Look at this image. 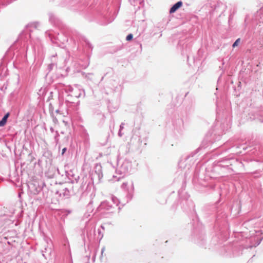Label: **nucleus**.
Returning a JSON list of instances; mask_svg holds the SVG:
<instances>
[{
	"mask_svg": "<svg viewBox=\"0 0 263 263\" xmlns=\"http://www.w3.org/2000/svg\"><path fill=\"white\" fill-rule=\"evenodd\" d=\"M182 5V3L181 1L178 2L171 8L170 10V13H174L177 9L181 7Z\"/></svg>",
	"mask_w": 263,
	"mask_h": 263,
	"instance_id": "1",
	"label": "nucleus"
},
{
	"mask_svg": "<svg viewBox=\"0 0 263 263\" xmlns=\"http://www.w3.org/2000/svg\"><path fill=\"white\" fill-rule=\"evenodd\" d=\"M9 113H8V112L4 116V117L3 118L2 120L0 121V127L3 126L6 124V123L7 122V119L9 117Z\"/></svg>",
	"mask_w": 263,
	"mask_h": 263,
	"instance_id": "2",
	"label": "nucleus"
},
{
	"mask_svg": "<svg viewBox=\"0 0 263 263\" xmlns=\"http://www.w3.org/2000/svg\"><path fill=\"white\" fill-rule=\"evenodd\" d=\"M240 39H238L236 40V41L234 43V44H233L232 46L233 48H235V47H237L239 43H240Z\"/></svg>",
	"mask_w": 263,
	"mask_h": 263,
	"instance_id": "3",
	"label": "nucleus"
},
{
	"mask_svg": "<svg viewBox=\"0 0 263 263\" xmlns=\"http://www.w3.org/2000/svg\"><path fill=\"white\" fill-rule=\"evenodd\" d=\"M133 35L132 34H129L127 36H126V40L127 41H129L130 40H132L133 39Z\"/></svg>",
	"mask_w": 263,
	"mask_h": 263,
	"instance_id": "4",
	"label": "nucleus"
},
{
	"mask_svg": "<svg viewBox=\"0 0 263 263\" xmlns=\"http://www.w3.org/2000/svg\"><path fill=\"white\" fill-rule=\"evenodd\" d=\"M66 151V148H65V147L62 149V155H64V154L65 153Z\"/></svg>",
	"mask_w": 263,
	"mask_h": 263,
	"instance_id": "5",
	"label": "nucleus"
}]
</instances>
